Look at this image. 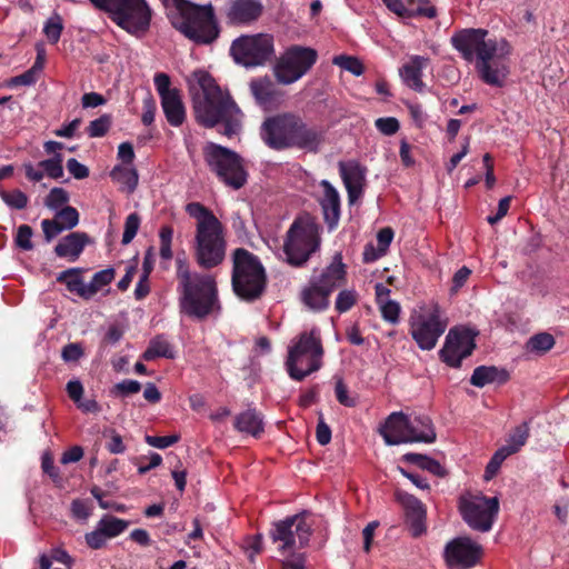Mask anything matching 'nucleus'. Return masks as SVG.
Here are the masks:
<instances>
[{
    "instance_id": "de8ad7c7",
    "label": "nucleus",
    "mask_w": 569,
    "mask_h": 569,
    "mask_svg": "<svg viewBox=\"0 0 569 569\" xmlns=\"http://www.w3.org/2000/svg\"><path fill=\"white\" fill-rule=\"evenodd\" d=\"M407 8V10L410 13L406 14V17L421 16L432 19L437 16V9L433 6L429 4L428 1L419 0L416 2L413 0H410L409 6Z\"/></svg>"
},
{
    "instance_id": "e2e57ef3",
    "label": "nucleus",
    "mask_w": 569,
    "mask_h": 569,
    "mask_svg": "<svg viewBox=\"0 0 569 569\" xmlns=\"http://www.w3.org/2000/svg\"><path fill=\"white\" fill-rule=\"evenodd\" d=\"M67 169L76 179L79 180L89 176V169L74 158H71L67 161Z\"/></svg>"
},
{
    "instance_id": "8fccbe9b",
    "label": "nucleus",
    "mask_w": 569,
    "mask_h": 569,
    "mask_svg": "<svg viewBox=\"0 0 569 569\" xmlns=\"http://www.w3.org/2000/svg\"><path fill=\"white\" fill-rule=\"evenodd\" d=\"M141 390V383L137 380L124 379L118 383H116L111 393L116 397H128L134 393H138Z\"/></svg>"
},
{
    "instance_id": "a19ab883",
    "label": "nucleus",
    "mask_w": 569,
    "mask_h": 569,
    "mask_svg": "<svg viewBox=\"0 0 569 569\" xmlns=\"http://www.w3.org/2000/svg\"><path fill=\"white\" fill-rule=\"evenodd\" d=\"M116 271L113 268H107L93 274L89 286L92 291V297L100 291L104 286L109 284L114 279Z\"/></svg>"
},
{
    "instance_id": "4c0bfd02",
    "label": "nucleus",
    "mask_w": 569,
    "mask_h": 569,
    "mask_svg": "<svg viewBox=\"0 0 569 569\" xmlns=\"http://www.w3.org/2000/svg\"><path fill=\"white\" fill-rule=\"evenodd\" d=\"M395 496L397 501L403 507L406 517L426 511L421 501L415 496L399 489L396 490Z\"/></svg>"
},
{
    "instance_id": "bf43d9fd",
    "label": "nucleus",
    "mask_w": 569,
    "mask_h": 569,
    "mask_svg": "<svg viewBox=\"0 0 569 569\" xmlns=\"http://www.w3.org/2000/svg\"><path fill=\"white\" fill-rule=\"evenodd\" d=\"M244 550L248 555L249 560L253 562L254 556L260 553L262 550V536L256 535L253 537H249L246 540Z\"/></svg>"
},
{
    "instance_id": "5fc2aeb1",
    "label": "nucleus",
    "mask_w": 569,
    "mask_h": 569,
    "mask_svg": "<svg viewBox=\"0 0 569 569\" xmlns=\"http://www.w3.org/2000/svg\"><path fill=\"white\" fill-rule=\"evenodd\" d=\"M406 520L413 537H419L426 531V511L408 516Z\"/></svg>"
},
{
    "instance_id": "1a4fd4ad",
    "label": "nucleus",
    "mask_w": 569,
    "mask_h": 569,
    "mask_svg": "<svg viewBox=\"0 0 569 569\" xmlns=\"http://www.w3.org/2000/svg\"><path fill=\"white\" fill-rule=\"evenodd\" d=\"M323 347L317 328L301 332L289 348L286 361L289 376L301 381L322 366Z\"/></svg>"
},
{
    "instance_id": "3c124183",
    "label": "nucleus",
    "mask_w": 569,
    "mask_h": 569,
    "mask_svg": "<svg viewBox=\"0 0 569 569\" xmlns=\"http://www.w3.org/2000/svg\"><path fill=\"white\" fill-rule=\"evenodd\" d=\"M358 301V295L355 290H341L336 299V310L339 313L347 312L350 310Z\"/></svg>"
},
{
    "instance_id": "2eb2a0df",
    "label": "nucleus",
    "mask_w": 569,
    "mask_h": 569,
    "mask_svg": "<svg viewBox=\"0 0 569 569\" xmlns=\"http://www.w3.org/2000/svg\"><path fill=\"white\" fill-rule=\"evenodd\" d=\"M316 50L299 46L291 47L276 63L274 77L279 83H293L316 63Z\"/></svg>"
},
{
    "instance_id": "7ed1b4c3",
    "label": "nucleus",
    "mask_w": 569,
    "mask_h": 569,
    "mask_svg": "<svg viewBox=\"0 0 569 569\" xmlns=\"http://www.w3.org/2000/svg\"><path fill=\"white\" fill-rule=\"evenodd\" d=\"M260 137L274 150L298 148L313 153L319 151L325 141L321 130L309 127L295 112H281L266 118L260 127Z\"/></svg>"
},
{
    "instance_id": "cd10ccee",
    "label": "nucleus",
    "mask_w": 569,
    "mask_h": 569,
    "mask_svg": "<svg viewBox=\"0 0 569 569\" xmlns=\"http://www.w3.org/2000/svg\"><path fill=\"white\" fill-rule=\"evenodd\" d=\"M329 297L330 295L312 279L300 292L301 302L312 311L326 310L330 303Z\"/></svg>"
},
{
    "instance_id": "79ce46f5",
    "label": "nucleus",
    "mask_w": 569,
    "mask_h": 569,
    "mask_svg": "<svg viewBox=\"0 0 569 569\" xmlns=\"http://www.w3.org/2000/svg\"><path fill=\"white\" fill-rule=\"evenodd\" d=\"M509 456H511V453L509 452L508 449H506L503 446L501 448H499L495 453L493 456L491 457L490 461L488 462L487 467H486V470H485V479L486 480H490L492 479L500 466L502 465V462L505 461V459H507Z\"/></svg>"
},
{
    "instance_id": "a211bd4d",
    "label": "nucleus",
    "mask_w": 569,
    "mask_h": 569,
    "mask_svg": "<svg viewBox=\"0 0 569 569\" xmlns=\"http://www.w3.org/2000/svg\"><path fill=\"white\" fill-rule=\"evenodd\" d=\"M482 547L469 537H457L445 548V560L449 569H470L482 557Z\"/></svg>"
},
{
    "instance_id": "f03ea898",
    "label": "nucleus",
    "mask_w": 569,
    "mask_h": 569,
    "mask_svg": "<svg viewBox=\"0 0 569 569\" xmlns=\"http://www.w3.org/2000/svg\"><path fill=\"white\" fill-rule=\"evenodd\" d=\"M200 91L193 96L196 120L206 128L222 126L220 131L231 138L242 128L243 113L228 91H223L216 80L204 71L193 73Z\"/></svg>"
},
{
    "instance_id": "f3484780",
    "label": "nucleus",
    "mask_w": 569,
    "mask_h": 569,
    "mask_svg": "<svg viewBox=\"0 0 569 569\" xmlns=\"http://www.w3.org/2000/svg\"><path fill=\"white\" fill-rule=\"evenodd\" d=\"M153 81L167 121L172 127H180L186 120V109L180 90L178 88H171V80L167 73H157Z\"/></svg>"
},
{
    "instance_id": "bb28decb",
    "label": "nucleus",
    "mask_w": 569,
    "mask_h": 569,
    "mask_svg": "<svg viewBox=\"0 0 569 569\" xmlns=\"http://www.w3.org/2000/svg\"><path fill=\"white\" fill-rule=\"evenodd\" d=\"M429 59L421 56H413L405 63L399 72L403 82L415 91H422L425 83L422 82V69L427 67Z\"/></svg>"
},
{
    "instance_id": "603ef678",
    "label": "nucleus",
    "mask_w": 569,
    "mask_h": 569,
    "mask_svg": "<svg viewBox=\"0 0 569 569\" xmlns=\"http://www.w3.org/2000/svg\"><path fill=\"white\" fill-rule=\"evenodd\" d=\"M140 227V217L138 213H130L124 221V230L121 242L123 244L130 243L136 237Z\"/></svg>"
},
{
    "instance_id": "2f4dec72",
    "label": "nucleus",
    "mask_w": 569,
    "mask_h": 569,
    "mask_svg": "<svg viewBox=\"0 0 569 569\" xmlns=\"http://www.w3.org/2000/svg\"><path fill=\"white\" fill-rule=\"evenodd\" d=\"M250 91L260 106L271 104L277 98L276 87L268 77L253 79Z\"/></svg>"
},
{
    "instance_id": "b1692460",
    "label": "nucleus",
    "mask_w": 569,
    "mask_h": 569,
    "mask_svg": "<svg viewBox=\"0 0 569 569\" xmlns=\"http://www.w3.org/2000/svg\"><path fill=\"white\" fill-rule=\"evenodd\" d=\"M346 266L341 253H336L332 262L319 276L311 279L318 282L329 295L346 282Z\"/></svg>"
},
{
    "instance_id": "4468645a",
    "label": "nucleus",
    "mask_w": 569,
    "mask_h": 569,
    "mask_svg": "<svg viewBox=\"0 0 569 569\" xmlns=\"http://www.w3.org/2000/svg\"><path fill=\"white\" fill-rule=\"evenodd\" d=\"M311 536V528L299 515H295L273 523L270 538L279 543L281 553H291L307 546Z\"/></svg>"
},
{
    "instance_id": "6e6552de",
    "label": "nucleus",
    "mask_w": 569,
    "mask_h": 569,
    "mask_svg": "<svg viewBox=\"0 0 569 569\" xmlns=\"http://www.w3.org/2000/svg\"><path fill=\"white\" fill-rule=\"evenodd\" d=\"M319 226L315 218L305 213L297 217L286 233L283 252L292 267H302L320 248Z\"/></svg>"
},
{
    "instance_id": "aec40b11",
    "label": "nucleus",
    "mask_w": 569,
    "mask_h": 569,
    "mask_svg": "<svg viewBox=\"0 0 569 569\" xmlns=\"http://www.w3.org/2000/svg\"><path fill=\"white\" fill-rule=\"evenodd\" d=\"M410 417L406 413L392 412L385 423L379 428V433L389 446L408 443L412 440H420L421 437H409Z\"/></svg>"
},
{
    "instance_id": "13d9d810",
    "label": "nucleus",
    "mask_w": 569,
    "mask_h": 569,
    "mask_svg": "<svg viewBox=\"0 0 569 569\" xmlns=\"http://www.w3.org/2000/svg\"><path fill=\"white\" fill-rule=\"evenodd\" d=\"M376 127L380 132H382L386 136L395 134L399 128V121L393 117L388 118H379L376 120Z\"/></svg>"
},
{
    "instance_id": "412c9836",
    "label": "nucleus",
    "mask_w": 569,
    "mask_h": 569,
    "mask_svg": "<svg viewBox=\"0 0 569 569\" xmlns=\"http://www.w3.org/2000/svg\"><path fill=\"white\" fill-rule=\"evenodd\" d=\"M79 223V212L71 206H64L57 210L53 219H44L41 228L46 241L50 242L63 231L73 229Z\"/></svg>"
},
{
    "instance_id": "c9c22d12",
    "label": "nucleus",
    "mask_w": 569,
    "mask_h": 569,
    "mask_svg": "<svg viewBox=\"0 0 569 569\" xmlns=\"http://www.w3.org/2000/svg\"><path fill=\"white\" fill-rule=\"evenodd\" d=\"M97 526L110 539L122 533L127 529L128 522L113 516H103Z\"/></svg>"
},
{
    "instance_id": "49530a36",
    "label": "nucleus",
    "mask_w": 569,
    "mask_h": 569,
    "mask_svg": "<svg viewBox=\"0 0 569 569\" xmlns=\"http://www.w3.org/2000/svg\"><path fill=\"white\" fill-rule=\"evenodd\" d=\"M39 167H41L48 177L52 179H60L63 177L62 156L60 153H57L51 159L40 161Z\"/></svg>"
},
{
    "instance_id": "6ab92c4d",
    "label": "nucleus",
    "mask_w": 569,
    "mask_h": 569,
    "mask_svg": "<svg viewBox=\"0 0 569 569\" xmlns=\"http://www.w3.org/2000/svg\"><path fill=\"white\" fill-rule=\"evenodd\" d=\"M476 347L469 330L450 329L439 355L443 362L452 368H459L461 360L469 357Z\"/></svg>"
},
{
    "instance_id": "393cba45",
    "label": "nucleus",
    "mask_w": 569,
    "mask_h": 569,
    "mask_svg": "<svg viewBox=\"0 0 569 569\" xmlns=\"http://www.w3.org/2000/svg\"><path fill=\"white\" fill-rule=\"evenodd\" d=\"M89 242L90 237L86 232H71L59 240L54 247V253L59 258H66L74 262Z\"/></svg>"
},
{
    "instance_id": "9b49d317",
    "label": "nucleus",
    "mask_w": 569,
    "mask_h": 569,
    "mask_svg": "<svg viewBox=\"0 0 569 569\" xmlns=\"http://www.w3.org/2000/svg\"><path fill=\"white\" fill-rule=\"evenodd\" d=\"M458 508L463 521L471 529L488 532L499 512V500L497 497L467 493L459 498Z\"/></svg>"
},
{
    "instance_id": "774afa93",
    "label": "nucleus",
    "mask_w": 569,
    "mask_h": 569,
    "mask_svg": "<svg viewBox=\"0 0 569 569\" xmlns=\"http://www.w3.org/2000/svg\"><path fill=\"white\" fill-rule=\"evenodd\" d=\"M156 102L152 98H148L143 101V112L141 121L146 126H150L154 120L156 114Z\"/></svg>"
},
{
    "instance_id": "052dcab7",
    "label": "nucleus",
    "mask_w": 569,
    "mask_h": 569,
    "mask_svg": "<svg viewBox=\"0 0 569 569\" xmlns=\"http://www.w3.org/2000/svg\"><path fill=\"white\" fill-rule=\"evenodd\" d=\"M335 391H336L337 400L342 406H346V407H355L356 406V400L353 398L349 397L347 386L345 385L342 379L337 380Z\"/></svg>"
},
{
    "instance_id": "58836bf2",
    "label": "nucleus",
    "mask_w": 569,
    "mask_h": 569,
    "mask_svg": "<svg viewBox=\"0 0 569 569\" xmlns=\"http://www.w3.org/2000/svg\"><path fill=\"white\" fill-rule=\"evenodd\" d=\"M63 30L62 18L59 13H53L46 22L43 32L51 43H57Z\"/></svg>"
},
{
    "instance_id": "a18cd8bd",
    "label": "nucleus",
    "mask_w": 569,
    "mask_h": 569,
    "mask_svg": "<svg viewBox=\"0 0 569 569\" xmlns=\"http://www.w3.org/2000/svg\"><path fill=\"white\" fill-rule=\"evenodd\" d=\"M1 199L13 209H24L28 204V197L19 189L12 191H0Z\"/></svg>"
},
{
    "instance_id": "0e129e2a",
    "label": "nucleus",
    "mask_w": 569,
    "mask_h": 569,
    "mask_svg": "<svg viewBox=\"0 0 569 569\" xmlns=\"http://www.w3.org/2000/svg\"><path fill=\"white\" fill-rule=\"evenodd\" d=\"M61 356L67 362L77 361L83 356V349L79 343H69L63 347Z\"/></svg>"
},
{
    "instance_id": "f257e3e1",
    "label": "nucleus",
    "mask_w": 569,
    "mask_h": 569,
    "mask_svg": "<svg viewBox=\"0 0 569 569\" xmlns=\"http://www.w3.org/2000/svg\"><path fill=\"white\" fill-rule=\"evenodd\" d=\"M485 29L461 30L451 38V43L462 58L472 62L483 82L501 87L509 73L507 59L511 46L506 39H486Z\"/></svg>"
},
{
    "instance_id": "0eeeda50",
    "label": "nucleus",
    "mask_w": 569,
    "mask_h": 569,
    "mask_svg": "<svg viewBox=\"0 0 569 569\" xmlns=\"http://www.w3.org/2000/svg\"><path fill=\"white\" fill-rule=\"evenodd\" d=\"M231 258L234 293L244 301L259 299L267 284V274L259 258L244 248L234 249Z\"/></svg>"
},
{
    "instance_id": "423d86ee",
    "label": "nucleus",
    "mask_w": 569,
    "mask_h": 569,
    "mask_svg": "<svg viewBox=\"0 0 569 569\" xmlns=\"http://www.w3.org/2000/svg\"><path fill=\"white\" fill-rule=\"evenodd\" d=\"M177 278L181 287L180 307L189 317L203 319L219 309L217 283L212 276L192 273L184 258H177Z\"/></svg>"
},
{
    "instance_id": "6e6d98bb",
    "label": "nucleus",
    "mask_w": 569,
    "mask_h": 569,
    "mask_svg": "<svg viewBox=\"0 0 569 569\" xmlns=\"http://www.w3.org/2000/svg\"><path fill=\"white\" fill-rule=\"evenodd\" d=\"M32 229L28 224H21L18 228L16 243L19 248L23 250H31L33 248L31 238H32Z\"/></svg>"
},
{
    "instance_id": "ea45409f",
    "label": "nucleus",
    "mask_w": 569,
    "mask_h": 569,
    "mask_svg": "<svg viewBox=\"0 0 569 569\" xmlns=\"http://www.w3.org/2000/svg\"><path fill=\"white\" fill-rule=\"evenodd\" d=\"M69 193L63 188H52L44 199V206L51 210H59L67 206Z\"/></svg>"
},
{
    "instance_id": "72a5a7b5",
    "label": "nucleus",
    "mask_w": 569,
    "mask_h": 569,
    "mask_svg": "<svg viewBox=\"0 0 569 569\" xmlns=\"http://www.w3.org/2000/svg\"><path fill=\"white\" fill-rule=\"evenodd\" d=\"M110 176L128 193H132L138 186L139 176L133 167L116 166Z\"/></svg>"
},
{
    "instance_id": "5701e85b",
    "label": "nucleus",
    "mask_w": 569,
    "mask_h": 569,
    "mask_svg": "<svg viewBox=\"0 0 569 569\" xmlns=\"http://www.w3.org/2000/svg\"><path fill=\"white\" fill-rule=\"evenodd\" d=\"M262 11L259 0H231L226 17L230 24H249L258 20Z\"/></svg>"
},
{
    "instance_id": "680f3d73",
    "label": "nucleus",
    "mask_w": 569,
    "mask_h": 569,
    "mask_svg": "<svg viewBox=\"0 0 569 569\" xmlns=\"http://www.w3.org/2000/svg\"><path fill=\"white\" fill-rule=\"evenodd\" d=\"M87 545L91 549H100L106 545L107 537L103 535V532L97 527L96 530L86 533L84 536Z\"/></svg>"
},
{
    "instance_id": "69168bd1",
    "label": "nucleus",
    "mask_w": 569,
    "mask_h": 569,
    "mask_svg": "<svg viewBox=\"0 0 569 569\" xmlns=\"http://www.w3.org/2000/svg\"><path fill=\"white\" fill-rule=\"evenodd\" d=\"M393 239V230L389 227L382 228L378 231L377 242L378 248L382 253H386Z\"/></svg>"
},
{
    "instance_id": "f704fd0d",
    "label": "nucleus",
    "mask_w": 569,
    "mask_h": 569,
    "mask_svg": "<svg viewBox=\"0 0 569 569\" xmlns=\"http://www.w3.org/2000/svg\"><path fill=\"white\" fill-rule=\"evenodd\" d=\"M163 357L168 359L174 358V353L172 351L171 345L167 339H164L163 336H157L154 337L150 343L149 347L146 349V351L142 355V358L146 361L154 360L156 358Z\"/></svg>"
},
{
    "instance_id": "473e14b6",
    "label": "nucleus",
    "mask_w": 569,
    "mask_h": 569,
    "mask_svg": "<svg viewBox=\"0 0 569 569\" xmlns=\"http://www.w3.org/2000/svg\"><path fill=\"white\" fill-rule=\"evenodd\" d=\"M409 437L425 438L420 440H412V442L431 443L436 440V431L432 421L427 416H419L410 419Z\"/></svg>"
},
{
    "instance_id": "ddd939ff",
    "label": "nucleus",
    "mask_w": 569,
    "mask_h": 569,
    "mask_svg": "<svg viewBox=\"0 0 569 569\" xmlns=\"http://www.w3.org/2000/svg\"><path fill=\"white\" fill-rule=\"evenodd\" d=\"M230 53L244 67L262 66L273 54V38L266 33L241 36L232 42Z\"/></svg>"
},
{
    "instance_id": "20e7f679",
    "label": "nucleus",
    "mask_w": 569,
    "mask_h": 569,
    "mask_svg": "<svg viewBox=\"0 0 569 569\" xmlns=\"http://www.w3.org/2000/svg\"><path fill=\"white\" fill-rule=\"evenodd\" d=\"M184 210L196 220L193 239L196 262L207 270L220 266L227 251L226 230L222 222L200 202H189Z\"/></svg>"
},
{
    "instance_id": "a878e982",
    "label": "nucleus",
    "mask_w": 569,
    "mask_h": 569,
    "mask_svg": "<svg viewBox=\"0 0 569 569\" xmlns=\"http://www.w3.org/2000/svg\"><path fill=\"white\" fill-rule=\"evenodd\" d=\"M320 186L323 189V196L320 206L328 228L332 230L338 226L340 219V197L336 188L327 180H322Z\"/></svg>"
},
{
    "instance_id": "4d7b16f0",
    "label": "nucleus",
    "mask_w": 569,
    "mask_h": 569,
    "mask_svg": "<svg viewBox=\"0 0 569 569\" xmlns=\"http://www.w3.org/2000/svg\"><path fill=\"white\" fill-rule=\"evenodd\" d=\"M180 437L178 435L170 436H146V442L154 448L164 449L168 448L176 442H178Z\"/></svg>"
},
{
    "instance_id": "4be33fe9",
    "label": "nucleus",
    "mask_w": 569,
    "mask_h": 569,
    "mask_svg": "<svg viewBox=\"0 0 569 569\" xmlns=\"http://www.w3.org/2000/svg\"><path fill=\"white\" fill-rule=\"evenodd\" d=\"M340 174L348 192L350 204L356 203L363 193L366 187V168L358 162L339 163Z\"/></svg>"
},
{
    "instance_id": "39448f33",
    "label": "nucleus",
    "mask_w": 569,
    "mask_h": 569,
    "mask_svg": "<svg viewBox=\"0 0 569 569\" xmlns=\"http://www.w3.org/2000/svg\"><path fill=\"white\" fill-rule=\"evenodd\" d=\"M172 27L196 43H211L219 36L211 3L199 6L188 0H161Z\"/></svg>"
},
{
    "instance_id": "dca6fc26",
    "label": "nucleus",
    "mask_w": 569,
    "mask_h": 569,
    "mask_svg": "<svg viewBox=\"0 0 569 569\" xmlns=\"http://www.w3.org/2000/svg\"><path fill=\"white\" fill-rule=\"evenodd\" d=\"M110 19L127 32L140 37L151 22V10L146 0H119Z\"/></svg>"
},
{
    "instance_id": "7c9ffc66",
    "label": "nucleus",
    "mask_w": 569,
    "mask_h": 569,
    "mask_svg": "<svg viewBox=\"0 0 569 569\" xmlns=\"http://www.w3.org/2000/svg\"><path fill=\"white\" fill-rule=\"evenodd\" d=\"M57 281L64 283L70 292L77 293L86 300L92 298V291H90L89 286L83 282L81 269L79 268H71L62 271L57 277Z\"/></svg>"
},
{
    "instance_id": "37998d69",
    "label": "nucleus",
    "mask_w": 569,
    "mask_h": 569,
    "mask_svg": "<svg viewBox=\"0 0 569 569\" xmlns=\"http://www.w3.org/2000/svg\"><path fill=\"white\" fill-rule=\"evenodd\" d=\"M112 123V118L110 114H102L98 119L92 120L88 128L87 132L91 138L103 137L110 129Z\"/></svg>"
},
{
    "instance_id": "338daca9",
    "label": "nucleus",
    "mask_w": 569,
    "mask_h": 569,
    "mask_svg": "<svg viewBox=\"0 0 569 569\" xmlns=\"http://www.w3.org/2000/svg\"><path fill=\"white\" fill-rule=\"evenodd\" d=\"M316 437L317 441L321 446H326L331 440V429L330 427L323 421L322 418L319 419L316 430Z\"/></svg>"
},
{
    "instance_id": "864d4df0",
    "label": "nucleus",
    "mask_w": 569,
    "mask_h": 569,
    "mask_svg": "<svg viewBox=\"0 0 569 569\" xmlns=\"http://www.w3.org/2000/svg\"><path fill=\"white\" fill-rule=\"evenodd\" d=\"M382 318L390 323H398L400 315V305L393 300H386L379 305Z\"/></svg>"
},
{
    "instance_id": "c85d7f7f",
    "label": "nucleus",
    "mask_w": 569,
    "mask_h": 569,
    "mask_svg": "<svg viewBox=\"0 0 569 569\" xmlns=\"http://www.w3.org/2000/svg\"><path fill=\"white\" fill-rule=\"evenodd\" d=\"M509 380V373L505 369H498L495 366H479L473 370L470 383L482 388L489 383H506Z\"/></svg>"
},
{
    "instance_id": "c03bdc74",
    "label": "nucleus",
    "mask_w": 569,
    "mask_h": 569,
    "mask_svg": "<svg viewBox=\"0 0 569 569\" xmlns=\"http://www.w3.org/2000/svg\"><path fill=\"white\" fill-rule=\"evenodd\" d=\"M555 346V338L552 335L542 332L532 336L528 341V348L532 351L547 352Z\"/></svg>"
},
{
    "instance_id": "09e8293b",
    "label": "nucleus",
    "mask_w": 569,
    "mask_h": 569,
    "mask_svg": "<svg viewBox=\"0 0 569 569\" xmlns=\"http://www.w3.org/2000/svg\"><path fill=\"white\" fill-rule=\"evenodd\" d=\"M333 63L351 72L355 76H361L365 71L362 62L355 57L338 56L333 58Z\"/></svg>"
},
{
    "instance_id": "9d476101",
    "label": "nucleus",
    "mask_w": 569,
    "mask_h": 569,
    "mask_svg": "<svg viewBox=\"0 0 569 569\" xmlns=\"http://www.w3.org/2000/svg\"><path fill=\"white\" fill-rule=\"evenodd\" d=\"M203 160L208 169L227 187L239 190L248 181V171L243 158L236 151L214 142L202 148Z\"/></svg>"
},
{
    "instance_id": "e433bc0d",
    "label": "nucleus",
    "mask_w": 569,
    "mask_h": 569,
    "mask_svg": "<svg viewBox=\"0 0 569 569\" xmlns=\"http://www.w3.org/2000/svg\"><path fill=\"white\" fill-rule=\"evenodd\" d=\"M529 425L528 422H523L519 426H517L513 431L510 433L507 445L503 446L506 449L509 450L511 455L518 452L522 446L527 442V439L529 437Z\"/></svg>"
},
{
    "instance_id": "c756f323",
    "label": "nucleus",
    "mask_w": 569,
    "mask_h": 569,
    "mask_svg": "<svg viewBox=\"0 0 569 569\" xmlns=\"http://www.w3.org/2000/svg\"><path fill=\"white\" fill-rule=\"evenodd\" d=\"M234 428L239 432L258 438L263 432V420L254 409H248L236 417Z\"/></svg>"
},
{
    "instance_id": "f8f14e48",
    "label": "nucleus",
    "mask_w": 569,
    "mask_h": 569,
    "mask_svg": "<svg viewBox=\"0 0 569 569\" xmlns=\"http://www.w3.org/2000/svg\"><path fill=\"white\" fill-rule=\"evenodd\" d=\"M447 326V320L442 318L437 305L430 309H421L410 317L411 337L422 350L433 349Z\"/></svg>"
}]
</instances>
